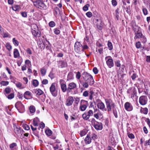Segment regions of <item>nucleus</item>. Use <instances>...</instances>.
<instances>
[{
  "instance_id": "obj_1",
  "label": "nucleus",
  "mask_w": 150,
  "mask_h": 150,
  "mask_svg": "<svg viewBox=\"0 0 150 150\" xmlns=\"http://www.w3.org/2000/svg\"><path fill=\"white\" fill-rule=\"evenodd\" d=\"M82 76L84 81L87 82L91 85L94 83V81L93 76L89 74L86 72H84L82 74Z\"/></svg>"
},
{
  "instance_id": "obj_2",
  "label": "nucleus",
  "mask_w": 150,
  "mask_h": 150,
  "mask_svg": "<svg viewBox=\"0 0 150 150\" xmlns=\"http://www.w3.org/2000/svg\"><path fill=\"white\" fill-rule=\"evenodd\" d=\"M74 50L76 52V56L79 57L80 56L78 54H81L83 52L82 45L79 42H76L74 45Z\"/></svg>"
},
{
  "instance_id": "obj_3",
  "label": "nucleus",
  "mask_w": 150,
  "mask_h": 150,
  "mask_svg": "<svg viewBox=\"0 0 150 150\" xmlns=\"http://www.w3.org/2000/svg\"><path fill=\"white\" fill-rule=\"evenodd\" d=\"M34 5L41 10H46L47 9V6L42 0H38L33 2Z\"/></svg>"
},
{
  "instance_id": "obj_4",
  "label": "nucleus",
  "mask_w": 150,
  "mask_h": 150,
  "mask_svg": "<svg viewBox=\"0 0 150 150\" xmlns=\"http://www.w3.org/2000/svg\"><path fill=\"white\" fill-rule=\"evenodd\" d=\"M105 101L108 111L109 112L111 111L112 108H114L115 107V103L110 99H105Z\"/></svg>"
},
{
  "instance_id": "obj_5",
  "label": "nucleus",
  "mask_w": 150,
  "mask_h": 150,
  "mask_svg": "<svg viewBox=\"0 0 150 150\" xmlns=\"http://www.w3.org/2000/svg\"><path fill=\"white\" fill-rule=\"evenodd\" d=\"M148 102L147 96H142L139 98V102L140 105H146Z\"/></svg>"
},
{
  "instance_id": "obj_6",
  "label": "nucleus",
  "mask_w": 150,
  "mask_h": 150,
  "mask_svg": "<svg viewBox=\"0 0 150 150\" xmlns=\"http://www.w3.org/2000/svg\"><path fill=\"white\" fill-rule=\"evenodd\" d=\"M50 90L52 95L54 97H56L57 95V91L56 90L55 83H52L50 88Z\"/></svg>"
},
{
  "instance_id": "obj_7",
  "label": "nucleus",
  "mask_w": 150,
  "mask_h": 150,
  "mask_svg": "<svg viewBox=\"0 0 150 150\" xmlns=\"http://www.w3.org/2000/svg\"><path fill=\"white\" fill-rule=\"evenodd\" d=\"M93 111L91 110H89L88 112H85L82 115L83 119L86 120H88L91 116H93Z\"/></svg>"
},
{
  "instance_id": "obj_8",
  "label": "nucleus",
  "mask_w": 150,
  "mask_h": 150,
  "mask_svg": "<svg viewBox=\"0 0 150 150\" xmlns=\"http://www.w3.org/2000/svg\"><path fill=\"white\" fill-rule=\"evenodd\" d=\"M88 104V102L87 101L83 100H81L80 102V106L79 109L81 111H85L87 107V104Z\"/></svg>"
},
{
  "instance_id": "obj_9",
  "label": "nucleus",
  "mask_w": 150,
  "mask_h": 150,
  "mask_svg": "<svg viewBox=\"0 0 150 150\" xmlns=\"http://www.w3.org/2000/svg\"><path fill=\"white\" fill-rule=\"evenodd\" d=\"M74 101L73 98L69 96L67 98L65 102V104L67 106H70L72 105Z\"/></svg>"
},
{
  "instance_id": "obj_10",
  "label": "nucleus",
  "mask_w": 150,
  "mask_h": 150,
  "mask_svg": "<svg viewBox=\"0 0 150 150\" xmlns=\"http://www.w3.org/2000/svg\"><path fill=\"white\" fill-rule=\"evenodd\" d=\"M93 127L97 130H101L103 128V125L101 122L96 121V123L93 124Z\"/></svg>"
},
{
  "instance_id": "obj_11",
  "label": "nucleus",
  "mask_w": 150,
  "mask_h": 150,
  "mask_svg": "<svg viewBox=\"0 0 150 150\" xmlns=\"http://www.w3.org/2000/svg\"><path fill=\"white\" fill-rule=\"evenodd\" d=\"M125 109L127 111H130L133 109V107L131 104L129 102H126L124 105Z\"/></svg>"
},
{
  "instance_id": "obj_12",
  "label": "nucleus",
  "mask_w": 150,
  "mask_h": 150,
  "mask_svg": "<svg viewBox=\"0 0 150 150\" xmlns=\"http://www.w3.org/2000/svg\"><path fill=\"white\" fill-rule=\"evenodd\" d=\"M106 63L109 68H111L114 66L113 60L112 58L108 59L106 61Z\"/></svg>"
},
{
  "instance_id": "obj_13",
  "label": "nucleus",
  "mask_w": 150,
  "mask_h": 150,
  "mask_svg": "<svg viewBox=\"0 0 150 150\" xmlns=\"http://www.w3.org/2000/svg\"><path fill=\"white\" fill-rule=\"evenodd\" d=\"M97 106L98 108H99L101 110L105 111L107 110V109L105 108L104 104L102 102L98 103L97 105Z\"/></svg>"
},
{
  "instance_id": "obj_14",
  "label": "nucleus",
  "mask_w": 150,
  "mask_h": 150,
  "mask_svg": "<svg viewBox=\"0 0 150 150\" xmlns=\"http://www.w3.org/2000/svg\"><path fill=\"white\" fill-rule=\"evenodd\" d=\"M14 130L15 133L17 135H19L22 132H23V130L21 129V128L19 126L16 127L14 128Z\"/></svg>"
},
{
  "instance_id": "obj_15",
  "label": "nucleus",
  "mask_w": 150,
  "mask_h": 150,
  "mask_svg": "<svg viewBox=\"0 0 150 150\" xmlns=\"http://www.w3.org/2000/svg\"><path fill=\"white\" fill-rule=\"evenodd\" d=\"M90 137V134L88 133L84 139L86 144H88L91 142V139Z\"/></svg>"
},
{
  "instance_id": "obj_16",
  "label": "nucleus",
  "mask_w": 150,
  "mask_h": 150,
  "mask_svg": "<svg viewBox=\"0 0 150 150\" xmlns=\"http://www.w3.org/2000/svg\"><path fill=\"white\" fill-rule=\"evenodd\" d=\"M9 148L11 150H15L17 148V146L16 143H13L9 145Z\"/></svg>"
},
{
  "instance_id": "obj_17",
  "label": "nucleus",
  "mask_w": 150,
  "mask_h": 150,
  "mask_svg": "<svg viewBox=\"0 0 150 150\" xmlns=\"http://www.w3.org/2000/svg\"><path fill=\"white\" fill-rule=\"evenodd\" d=\"M32 32L33 35L35 37H39L40 35V32L35 30H32Z\"/></svg>"
},
{
  "instance_id": "obj_18",
  "label": "nucleus",
  "mask_w": 150,
  "mask_h": 150,
  "mask_svg": "<svg viewBox=\"0 0 150 150\" xmlns=\"http://www.w3.org/2000/svg\"><path fill=\"white\" fill-rule=\"evenodd\" d=\"M61 88L62 91L64 93L67 90V88L66 84L64 83H60Z\"/></svg>"
},
{
  "instance_id": "obj_19",
  "label": "nucleus",
  "mask_w": 150,
  "mask_h": 150,
  "mask_svg": "<svg viewBox=\"0 0 150 150\" xmlns=\"http://www.w3.org/2000/svg\"><path fill=\"white\" fill-rule=\"evenodd\" d=\"M59 63L60 64V66L61 68L65 67L67 66V63L64 61H59Z\"/></svg>"
},
{
  "instance_id": "obj_20",
  "label": "nucleus",
  "mask_w": 150,
  "mask_h": 150,
  "mask_svg": "<svg viewBox=\"0 0 150 150\" xmlns=\"http://www.w3.org/2000/svg\"><path fill=\"white\" fill-rule=\"evenodd\" d=\"M76 87V83L74 82H71L69 83L68 85V87L67 88L72 90L75 88Z\"/></svg>"
},
{
  "instance_id": "obj_21",
  "label": "nucleus",
  "mask_w": 150,
  "mask_h": 150,
  "mask_svg": "<svg viewBox=\"0 0 150 150\" xmlns=\"http://www.w3.org/2000/svg\"><path fill=\"white\" fill-rule=\"evenodd\" d=\"M132 27L133 30L135 32V33L139 31V29H140V27L136 25H135L134 26L133 25L132 26Z\"/></svg>"
},
{
  "instance_id": "obj_22",
  "label": "nucleus",
  "mask_w": 150,
  "mask_h": 150,
  "mask_svg": "<svg viewBox=\"0 0 150 150\" xmlns=\"http://www.w3.org/2000/svg\"><path fill=\"white\" fill-rule=\"evenodd\" d=\"M140 112L141 113L146 115L147 114L148 112V109L147 108H141Z\"/></svg>"
},
{
  "instance_id": "obj_23",
  "label": "nucleus",
  "mask_w": 150,
  "mask_h": 150,
  "mask_svg": "<svg viewBox=\"0 0 150 150\" xmlns=\"http://www.w3.org/2000/svg\"><path fill=\"white\" fill-rule=\"evenodd\" d=\"M14 57L15 58H17L19 56L18 50L17 49H15L13 52Z\"/></svg>"
},
{
  "instance_id": "obj_24",
  "label": "nucleus",
  "mask_w": 150,
  "mask_h": 150,
  "mask_svg": "<svg viewBox=\"0 0 150 150\" xmlns=\"http://www.w3.org/2000/svg\"><path fill=\"white\" fill-rule=\"evenodd\" d=\"M23 105L21 101L17 102L15 105V107L18 110V108L20 107L22 108Z\"/></svg>"
},
{
  "instance_id": "obj_25",
  "label": "nucleus",
  "mask_w": 150,
  "mask_h": 150,
  "mask_svg": "<svg viewBox=\"0 0 150 150\" xmlns=\"http://www.w3.org/2000/svg\"><path fill=\"white\" fill-rule=\"evenodd\" d=\"M135 36L134 38L135 39L137 38H141L142 36L143 35V34L141 33L138 32L135 33Z\"/></svg>"
},
{
  "instance_id": "obj_26",
  "label": "nucleus",
  "mask_w": 150,
  "mask_h": 150,
  "mask_svg": "<svg viewBox=\"0 0 150 150\" xmlns=\"http://www.w3.org/2000/svg\"><path fill=\"white\" fill-rule=\"evenodd\" d=\"M35 93L37 95L40 96L42 95L43 92L41 90L38 88L36 89Z\"/></svg>"
},
{
  "instance_id": "obj_27",
  "label": "nucleus",
  "mask_w": 150,
  "mask_h": 150,
  "mask_svg": "<svg viewBox=\"0 0 150 150\" xmlns=\"http://www.w3.org/2000/svg\"><path fill=\"white\" fill-rule=\"evenodd\" d=\"M73 75L72 72H69L67 76V80L73 79Z\"/></svg>"
},
{
  "instance_id": "obj_28",
  "label": "nucleus",
  "mask_w": 150,
  "mask_h": 150,
  "mask_svg": "<svg viewBox=\"0 0 150 150\" xmlns=\"http://www.w3.org/2000/svg\"><path fill=\"white\" fill-rule=\"evenodd\" d=\"M88 132V130L87 129H83L80 132V135L81 137H83Z\"/></svg>"
},
{
  "instance_id": "obj_29",
  "label": "nucleus",
  "mask_w": 150,
  "mask_h": 150,
  "mask_svg": "<svg viewBox=\"0 0 150 150\" xmlns=\"http://www.w3.org/2000/svg\"><path fill=\"white\" fill-rule=\"evenodd\" d=\"M40 72L42 76L45 75L46 73V70L44 67H42L40 69Z\"/></svg>"
},
{
  "instance_id": "obj_30",
  "label": "nucleus",
  "mask_w": 150,
  "mask_h": 150,
  "mask_svg": "<svg viewBox=\"0 0 150 150\" xmlns=\"http://www.w3.org/2000/svg\"><path fill=\"white\" fill-rule=\"evenodd\" d=\"M45 132L46 134L48 136H51L52 134V131L49 129H47L45 130Z\"/></svg>"
},
{
  "instance_id": "obj_31",
  "label": "nucleus",
  "mask_w": 150,
  "mask_h": 150,
  "mask_svg": "<svg viewBox=\"0 0 150 150\" xmlns=\"http://www.w3.org/2000/svg\"><path fill=\"white\" fill-rule=\"evenodd\" d=\"M33 125L34 126H38V119L37 117H36L33 120Z\"/></svg>"
},
{
  "instance_id": "obj_32",
  "label": "nucleus",
  "mask_w": 150,
  "mask_h": 150,
  "mask_svg": "<svg viewBox=\"0 0 150 150\" xmlns=\"http://www.w3.org/2000/svg\"><path fill=\"white\" fill-rule=\"evenodd\" d=\"M119 8H117L115 11V16L116 17L117 20H118L119 18Z\"/></svg>"
},
{
  "instance_id": "obj_33",
  "label": "nucleus",
  "mask_w": 150,
  "mask_h": 150,
  "mask_svg": "<svg viewBox=\"0 0 150 150\" xmlns=\"http://www.w3.org/2000/svg\"><path fill=\"white\" fill-rule=\"evenodd\" d=\"M131 97H134V95H136L137 92L135 88H132Z\"/></svg>"
},
{
  "instance_id": "obj_34",
  "label": "nucleus",
  "mask_w": 150,
  "mask_h": 150,
  "mask_svg": "<svg viewBox=\"0 0 150 150\" xmlns=\"http://www.w3.org/2000/svg\"><path fill=\"white\" fill-rule=\"evenodd\" d=\"M29 109L30 112L31 113H34L35 112V107L33 105L30 106V107Z\"/></svg>"
},
{
  "instance_id": "obj_35",
  "label": "nucleus",
  "mask_w": 150,
  "mask_h": 150,
  "mask_svg": "<svg viewBox=\"0 0 150 150\" xmlns=\"http://www.w3.org/2000/svg\"><path fill=\"white\" fill-rule=\"evenodd\" d=\"M40 47L41 48V49H44L45 47V44L44 42L42 40L40 41Z\"/></svg>"
},
{
  "instance_id": "obj_36",
  "label": "nucleus",
  "mask_w": 150,
  "mask_h": 150,
  "mask_svg": "<svg viewBox=\"0 0 150 150\" xmlns=\"http://www.w3.org/2000/svg\"><path fill=\"white\" fill-rule=\"evenodd\" d=\"M108 49L109 50H111L113 49V46L112 43L108 41Z\"/></svg>"
},
{
  "instance_id": "obj_37",
  "label": "nucleus",
  "mask_w": 150,
  "mask_h": 150,
  "mask_svg": "<svg viewBox=\"0 0 150 150\" xmlns=\"http://www.w3.org/2000/svg\"><path fill=\"white\" fill-rule=\"evenodd\" d=\"M144 146H148L150 147V138L148 140H146L144 143Z\"/></svg>"
},
{
  "instance_id": "obj_38",
  "label": "nucleus",
  "mask_w": 150,
  "mask_h": 150,
  "mask_svg": "<svg viewBox=\"0 0 150 150\" xmlns=\"http://www.w3.org/2000/svg\"><path fill=\"white\" fill-rule=\"evenodd\" d=\"M39 84V82L37 80L35 79L33 81V85L35 87H37Z\"/></svg>"
},
{
  "instance_id": "obj_39",
  "label": "nucleus",
  "mask_w": 150,
  "mask_h": 150,
  "mask_svg": "<svg viewBox=\"0 0 150 150\" xmlns=\"http://www.w3.org/2000/svg\"><path fill=\"white\" fill-rule=\"evenodd\" d=\"M140 38L142 42L143 43H145L146 42V38L145 36L143 35Z\"/></svg>"
},
{
  "instance_id": "obj_40",
  "label": "nucleus",
  "mask_w": 150,
  "mask_h": 150,
  "mask_svg": "<svg viewBox=\"0 0 150 150\" xmlns=\"http://www.w3.org/2000/svg\"><path fill=\"white\" fill-rule=\"evenodd\" d=\"M97 28L99 30H101L103 28V25L102 23H98L97 25H96Z\"/></svg>"
},
{
  "instance_id": "obj_41",
  "label": "nucleus",
  "mask_w": 150,
  "mask_h": 150,
  "mask_svg": "<svg viewBox=\"0 0 150 150\" xmlns=\"http://www.w3.org/2000/svg\"><path fill=\"white\" fill-rule=\"evenodd\" d=\"M31 94V93L30 92H29V91H26L25 93L24 94V97L26 99H28V98L26 97V96H30Z\"/></svg>"
},
{
  "instance_id": "obj_42",
  "label": "nucleus",
  "mask_w": 150,
  "mask_h": 150,
  "mask_svg": "<svg viewBox=\"0 0 150 150\" xmlns=\"http://www.w3.org/2000/svg\"><path fill=\"white\" fill-rule=\"evenodd\" d=\"M15 83L17 88H19L20 89L22 88H21V87L22 85V84L21 83L18 82L16 83Z\"/></svg>"
},
{
  "instance_id": "obj_43",
  "label": "nucleus",
  "mask_w": 150,
  "mask_h": 150,
  "mask_svg": "<svg viewBox=\"0 0 150 150\" xmlns=\"http://www.w3.org/2000/svg\"><path fill=\"white\" fill-rule=\"evenodd\" d=\"M6 47L8 50H10L12 49V46L9 43H6Z\"/></svg>"
},
{
  "instance_id": "obj_44",
  "label": "nucleus",
  "mask_w": 150,
  "mask_h": 150,
  "mask_svg": "<svg viewBox=\"0 0 150 150\" xmlns=\"http://www.w3.org/2000/svg\"><path fill=\"white\" fill-rule=\"evenodd\" d=\"M128 137L131 139H133L134 138V135L132 133H130L129 132L127 133Z\"/></svg>"
},
{
  "instance_id": "obj_45",
  "label": "nucleus",
  "mask_w": 150,
  "mask_h": 150,
  "mask_svg": "<svg viewBox=\"0 0 150 150\" xmlns=\"http://www.w3.org/2000/svg\"><path fill=\"white\" fill-rule=\"evenodd\" d=\"M59 28H56L54 30V32L55 34L57 35H58L60 33V31L59 29Z\"/></svg>"
},
{
  "instance_id": "obj_46",
  "label": "nucleus",
  "mask_w": 150,
  "mask_h": 150,
  "mask_svg": "<svg viewBox=\"0 0 150 150\" xmlns=\"http://www.w3.org/2000/svg\"><path fill=\"white\" fill-rule=\"evenodd\" d=\"M89 6V5L88 4H87L85 5L83 7V10L84 11H86L88 10V8Z\"/></svg>"
},
{
  "instance_id": "obj_47",
  "label": "nucleus",
  "mask_w": 150,
  "mask_h": 150,
  "mask_svg": "<svg viewBox=\"0 0 150 150\" xmlns=\"http://www.w3.org/2000/svg\"><path fill=\"white\" fill-rule=\"evenodd\" d=\"M141 44L139 41H138L136 42L135 45L136 48L137 49H139L141 48Z\"/></svg>"
},
{
  "instance_id": "obj_48",
  "label": "nucleus",
  "mask_w": 150,
  "mask_h": 150,
  "mask_svg": "<svg viewBox=\"0 0 150 150\" xmlns=\"http://www.w3.org/2000/svg\"><path fill=\"white\" fill-rule=\"evenodd\" d=\"M49 26L51 27H53L55 25V23L54 21H51L49 23Z\"/></svg>"
},
{
  "instance_id": "obj_49",
  "label": "nucleus",
  "mask_w": 150,
  "mask_h": 150,
  "mask_svg": "<svg viewBox=\"0 0 150 150\" xmlns=\"http://www.w3.org/2000/svg\"><path fill=\"white\" fill-rule=\"evenodd\" d=\"M13 42L14 44L15 45H16L17 46H18L19 44V42L18 41L16 40L15 38H13Z\"/></svg>"
},
{
  "instance_id": "obj_50",
  "label": "nucleus",
  "mask_w": 150,
  "mask_h": 150,
  "mask_svg": "<svg viewBox=\"0 0 150 150\" xmlns=\"http://www.w3.org/2000/svg\"><path fill=\"white\" fill-rule=\"evenodd\" d=\"M23 126L24 129L26 130H29L30 129L28 125L26 124H23Z\"/></svg>"
},
{
  "instance_id": "obj_51",
  "label": "nucleus",
  "mask_w": 150,
  "mask_h": 150,
  "mask_svg": "<svg viewBox=\"0 0 150 150\" xmlns=\"http://www.w3.org/2000/svg\"><path fill=\"white\" fill-rule=\"evenodd\" d=\"M93 16L94 17L95 19L97 18H99V15L96 12H93Z\"/></svg>"
},
{
  "instance_id": "obj_52",
  "label": "nucleus",
  "mask_w": 150,
  "mask_h": 150,
  "mask_svg": "<svg viewBox=\"0 0 150 150\" xmlns=\"http://www.w3.org/2000/svg\"><path fill=\"white\" fill-rule=\"evenodd\" d=\"M4 91L6 94H9L11 92V88L9 87L6 88L5 89Z\"/></svg>"
},
{
  "instance_id": "obj_53",
  "label": "nucleus",
  "mask_w": 150,
  "mask_h": 150,
  "mask_svg": "<svg viewBox=\"0 0 150 150\" xmlns=\"http://www.w3.org/2000/svg\"><path fill=\"white\" fill-rule=\"evenodd\" d=\"M91 136L92 138L94 140L98 139V136L94 133L92 134Z\"/></svg>"
},
{
  "instance_id": "obj_54",
  "label": "nucleus",
  "mask_w": 150,
  "mask_h": 150,
  "mask_svg": "<svg viewBox=\"0 0 150 150\" xmlns=\"http://www.w3.org/2000/svg\"><path fill=\"white\" fill-rule=\"evenodd\" d=\"M99 116H101V114H99L98 112L95 113L93 115L94 117L97 119H99Z\"/></svg>"
},
{
  "instance_id": "obj_55",
  "label": "nucleus",
  "mask_w": 150,
  "mask_h": 150,
  "mask_svg": "<svg viewBox=\"0 0 150 150\" xmlns=\"http://www.w3.org/2000/svg\"><path fill=\"white\" fill-rule=\"evenodd\" d=\"M14 93H11L8 96L7 98L8 99H11L14 98Z\"/></svg>"
},
{
  "instance_id": "obj_56",
  "label": "nucleus",
  "mask_w": 150,
  "mask_h": 150,
  "mask_svg": "<svg viewBox=\"0 0 150 150\" xmlns=\"http://www.w3.org/2000/svg\"><path fill=\"white\" fill-rule=\"evenodd\" d=\"M115 66H116L117 67H120L121 64L120 63V61L119 60H117L115 62Z\"/></svg>"
},
{
  "instance_id": "obj_57",
  "label": "nucleus",
  "mask_w": 150,
  "mask_h": 150,
  "mask_svg": "<svg viewBox=\"0 0 150 150\" xmlns=\"http://www.w3.org/2000/svg\"><path fill=\"white\" fill-rule=\"evenodd\" d=\"M88 84L89 83L87 82H83L82 83V86L83 87L87 88L88 87Z\"/></svg>"
},
{
  "instance_id": "obj_58",
  "label": "nucleus",
  "mask_w": 150,
  "mask_h": 150,
  "mask_svg": "<svg viewBox=\"0 0 150 150\" xmlns=\"http://www.w3.org/2000/svg\"><path fill=\"white\" fill-rule=\"evenodd\" d=\"M1 83L3 86H6L8 84L9 82L8 81H2L1 82Z\"/></svg>"
},
{
  "instance_id": "obj_59",
  "label": "nucleus",
  "mask_w": 150,
  "mask_h": 150,
  "mask_svg": "<svg viewBox=\"0 0 150 150\" xmlns=\"http://www.w3.org/2000/svg\"><path fill=\"white\" fill-rule=\"evenodd\" d=\"M86 15L89 18H90L93 16V14L90 11L87 12L86 13Z\"/></svg>"
},
{
  "instance_id": "obj_60",
  "label": "nucleus",
  "mask_w": 150,
  "mask_h": 150,
  "mask_svg": "<svg viewBox=\"0 0 150 150\" xmlns=\"http://www.w3.org/2000/svg\"><path fill=\"white\" fill-rule=\"evenodd\" d=\"M81 76V73L79 71H78L77 72L76 74V78L79 79H80Z\"/></svg>"
},
{
  "instance_id": "obj_61",
  "label": "nucleus",
  "mask_w": 150,
  "mask_h": 150,
  "mask_svg": "<svg viewBox=\"0 0 150 150\" xmlns=\"http://www.w3.org/2000/svg\"><path fill=\"white\" fill-rule=\"evenodd\" d=\"M93 71L94 73L96 74H97L98 72L97 68L96 67H95L93 68Z\"/></svg>"
},
{
  "instance_id": "obj_62",
  "label": "nucleus",
  "mask_w": 150,
  "mask_h": 150,
  "mask_svg": "<svg viewBox=\"0 0 150 150\" xmlns=\"http://www.w3.org/2000/svg\"><path fill=\"white\" fill-rule=\"evenodd\" d=\"M124 8L125 9L126 11L127 12V13L129 15H130L131 14V11L130 9L128 7H127L126 8L124 7Z\"/></svg>"
},
{
  "instance_id": "obj_63",
  "label": "nucleus",
  "mask_w": 150,
  "mask_h": 150,
  "mask_svg": "<svg viewBox=\"0 0 150 150\" xmlns=\"http://www.w3.org/2000/svg\"><path fill=\"white\" fill-rule=\"evenodd\" d=\"M142 11L144 14L145 15H146L148 14V11L146 8H143L142 9Z\"/></svg>"
},
{
  "instance_id": "obj_64",
  "label": "nucleus",
  "mask_w": 150,
  "mask_h": 150,
  "mask_svg": "<svg viewBox=\"0 0 150 150\" xmlns=\"http://www.w3.org/2000/svg\"><path fill=\"white\" fill-rule=\"evenodd\" d=\"M89 94L88 92V91H86L84 92L83 93V96L84 97H87L88 96Z\"/></svg>"
}]
</instances>
